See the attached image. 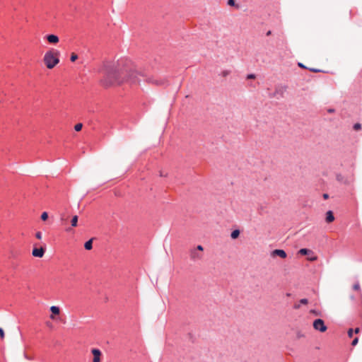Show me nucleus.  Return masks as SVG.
Masks as SVG:
<instances>
[{
  "mask_svg": "<svg viewBox=\"0 0 362 362\" xmlns=\"http://www.w3.org/2000/svg\"><path fill=\"white\" fill-rule=\"evenodd\" d=\"M358 342V338L356 337L351 342L352 346H356Z\"/></svg>",
  "mask_w": 362,
  "mask_h": 362,
  "instance_id": "obj_24",
  "label": "nucleus"
},
{
  "mask_svg": "<svg viewBox=\"0 0 362 362\" xmlns=\"http://www.w3.org/2000/svg\"><path fill=\"white\" fill-rule=\"evenodd\" d=\"M61 220H62V221H65V218L62 217V218H61Z\"/></svg>",
  "mask_w": 362,
  "mask_h": 362,
  "instance_id": "obj_37",
  "label": "nucleus"
},
{
  "mask_svg": "<svg viewBox=\"0 0 362 362\" xmlns=\"http://www.w3.org/2000/svg\"><path fill=\"white\" fill-rule=\"evenodd\" d=\"M300 304H296V305H294V308L298 309V308H300Z\"/></svg>",
  "mask_w": 362,
  "mask_h": 362,
  "instance_id": "obj_32",
  "label": "nucleus"
},
{
  "mask_svg": "<svg viewBox=\"0 0 362 362\" xmlns=\"http://www.w3.org/2000/svg\"><path fill=\"white\" fill-rule=\"evenodd\" d=\"M272 34V31L271 30H269L267 33V35L269 36Z\"/></svg>",
  "mask_w": 362,
  "mask_h": 362,
  "instance_id": "obj_36",
  "label": "nucleus"
},
{
  "mask_svg": "<svg viewBox=\"0 0 362 362\" xmlns=\"http://www.w3.org/2000/svg\"><path fill=\"white\" fill-rule=\"evenodd\" d=\"M35 237L40 240L42 238V233L41 232H37L36 234H35Z\"/></svg>",
  "mask_w": 362,
  "mask_h": 362,
  "instance_id": "obj_26",
  "label": "nucleus"
},
{
  "mask_svg": "<svg viewBox=\"0 0 362 362\" xmlns=\"http://www.w3.org/2000/svg\"><path fill=\"white\" fill-rule=\"evenodd\" d=\"M353 333H354V330L352 329H349L348 330V336L349 337H353Z\"/></svg>",
  "mask_w": 362,
  "mask_h": 362,
  "instance_id": "obj_25",
  "label": "nucleus"
},
{
  "mask_svg": "<svg viewBox=\"0 0 362 362\" xmlns=\"http://www.w3.org/2000/svg\"><path fill=\"white\" fill-rule=\"evenodd\" d=\"M298 66L302 68H305V66L301 63H298Z\"/></svg>",
  "mask_w": 362,
  "mask_h": 362,
  "instance_id": "obj_34",
  "label": "nucleus"
},
{
  "mask_svg": "<svg viewBox=\"0 0 362 362\" xmlns=\"http://www.w3.org/2000/svg\"><path fill=\"white\" fill-rule=\"evenodd\" d=\"M353 288L354 290L355 291H359L360 290V285L358 283H356L355 284L354 286H353Z\"/></svg>",
  "mask_w": 362,
  "mask_h": 362,
  "instance_id": "obj_21",
  "label": "nucleus"
},
{
  "mask_svg": "<svg viewBox=\"0 0 362 362\" xmlns=\"http://www.w3.org/2000/svg\"><path fill=\"white\" fill-rule=\"evenodd\" d=\"M45 254V249L43 247L34 248L32 255L36 257H42Z\"/></svg>",
  "mask_w": 362,
  "mask_h": 362,
  "instance_id": "obj_8",
  "label": "nucleus"
},
{
  "mask_svg": "<svg viewBox=\"0 0 362 362\" xmlns=\"http://www.w3.org/2000/svg\"><path fill=\"white\" fill-rule=\"evenodd\" d=\"M50 311L52 312L51 315L49 316L51 320H56V315H59L60 314V309L59 307L52 305L50 307Z\"/></svg>",
  "mask_w": 362,
  "mask_h": 362,
  "instance_id": "obj_5",
  "label": "nucleus"
},
{
  "mask_svg": "<svg viewBox=\"0 0 362 362\" xmlns=\"http://www.w3.org/2000/svg\"><path fill=\"white\" fill-rule=\"evenodd\" d=\"M77 59H78V55H77L76 54H75V53H72V54H71V59H71V62H75Z\"/></svg>",
  "mask_w": 362,
  "mask_h": 362,
  "instance_id": "obj_19",
  "label": "nucleus"
},
{
  "mask_svg": "<svg viewBox=\"0 0 362 362\" xmlns=\"http://www.w3.org/2000/svg\"><path fill=\"white\" fill-rule=\"evenodd\" d=\"M141 78L152 84L163 85V80L156 79L154 76H148L141 71L137 70L130 64H106L105 71L100 83L105 88L119 86L124 82L131 83H139Z\"/></svg>",
  "mask_w": 362,
  "mask_h": 362,
  "instance_id": "obj_1",
  "label": "nucleus"
},
{
  "mask_svg": "<svg viewBox=\"0 0 362 362\" xmlns=\"http://www.w3.org/2000/svg\"><path fill=\"white\" fill-rule=\"evenodd\" d=\"M46 39L50 44H57L59 42V39L58 36L55 35H48L46 36Z\"/></svg>",
  "mask_w": 362,
  "mask_h": 362,
  "instance_id": "obj_9",
  "label": "nucleus"
},
{
  "mask_svg": "<svg viewBox=\"0 0 362 362\" xmlns=\"http://www.w3.org/2000/svg\"><path fill=\"white\" fill-rule=\"evenodd\" d=\"M313 327L315 330L321 332H325L327 329L324 321L321 319H317L313 322Z\"/></svg>",
  "mask_w": 362,
  "mask_h": 362,
  "instance_id": "obj_4",
  "label": "nucleus"
},
{
  "mask_svg": "<svg viewBox=\"0 0 362 362\" xmlns=\"http://www.w3.org/2000/svg\"><path fill=\"white\" fill-rule=\"evenodd\" d=\"M71 226L73 227H76L78 225V216H74L71 221Z\"/></svg>",
  "mask_w": 362,
  "mask_h": 362,
  "instance_id": "obj_13",
  "label": "nucleus"
},
{
  "mask_svg": "<svg viewBox=\"0 0 362 362\" xmlns=\"http://www.w3.org/2000/svg\"><path fill=\"white\" fill-rule=\"evenodd\" d=\"M300 304L306 305L308 303V300L306 298H303L300 300Z\"/></svg>",
  "mask_w": 362,
  "mask_h": 362,
  "instance_id": "obj_23",
  "label": "nucleus"
},
{
  "mask_svg": "<svg viewBox=\"0 0 362 362\" xmlns=\"http://www.w3.org/2000/svg\"><path fill=\"white\" fill-rule=\"evenodd\" d=\"M197 250H199V251H203L204 248L202 245H198L197 247Z\"/></svg>",
  "mask_w": 362,
  "mask_h": 362,
  "instance_id": "obj_31",
  "label": "nucleus"
},
{
  "mask_svg": "<svg viewBox=\"0 0 362 362\" xmlns=\"http://www.w3.org/2000/svg\"><path fill=\"white\" fill-rule=\"evenodd\" d=\"M5 337L4 331L2 328H0V337L1 339H4Z\"/></svg>",
  "mask_w": 362,
  "mask_h": 362,
  "instance_id": "obj_22",
  "label": "nucleus"
},
{
  "mask_svg": "<svg viewBox=\"0 0 362 362\" xmlns=\"http://www.w3.org/2000/svg\"><path fill=\"white\" fill-rule=\"evenodd\" d=\"M91 352L93 355V362H100L101 351L98 349H93Z\"/></svg>",
  "mask_w": 362,
  "mask_h": 362,
  "instance_id": "obj_6",
  "label": "nucleus"
},
{
  "mask_svg": "<svg viewBox=\"0 0 362 362\" xmlns=\"http://www.w3.org/2000/svg\"><path fill=\"white\" fill-rule=\"evenodd\" d=\"M298 253L302 255L309 256L308 257V260L310 262H314L317 259V257L316 255H314L313 252L309 249L302 248L298 251Z\"/></svg>",
  "mask_w": 362,
  "mask_h": 362,
  "instance_id": "obj_3",
  "label": "nucleus"
},
{
  "mask_svg": "<svg viewBox=\"0 0 362 362\" xmlns=\"http://www.w3.org/2000/svg\"><path fill=\"white\" fill-rule=\"evenodd\" d=\"M305 337V334L301 331L296 332V338L300 339Z\"/></svg>",
  "mask_w": 362,
  "mask_h": 362,
  "instance_id": "obj_17",
  "label": "nucleus"
},
{
  "mask_svg": "<svg viewBox=\"0 0 362 362\" xmlns=\"http://www.w3.org/2000/svg\"><path fill=\"white\" fill-rule=\"evenodd\" d=\"M272 256H279L282 259H285L287 257L286 252L283 250L276 249L272 251Z\"/></svg>",
  "mask_w": 362,
  "mask_h": 362,
  "instance_id": "obj_7",
  "label": "nucleus"
},
{
  "mask_svg": "<svg viewBox=\"0 0 362 362\" xmlns=\"http://www.w3.org/2000/svg\"><path fill=\"white\" fill-rule=\"evenodd\" d=\"M247 78H249V79H254V78H255V76L254 74H249L247 76Z\"/></svg>",
  "mask_w": 362,
  "mask_h": 362,
  "instance_id": "obj_29",
  "label": "nucleus"
},
{
  "mask_svg": "<svg viewBox=\"0 0 362 362\" xmlns=\"http://www.w3.org/2000/svg\"><path fill=\"white\" fill-rule=\"evenodd\" d=\"M240 235V230H234L231 234H230V237L232 239H236L238 238Z\"/></svg>",
  "mask_w": 362,
  "mask_h": 362,
  "instance_id": "obj_14",
  "label": "nucleus"
},
{
  "mask_svg": "<svg viewBox=\"0 0 362 362\" xmlns=\"http://www.w3.org/2000/svg\"><path fill=\"white\" fill-rule=\"evenodd\" d=\"M59 52L54 50L47 51L45 54L43 61L47 69H53L59 62Z\"/></svg>",
  "mask_w": 362,
  "mask_h": 362,
  "instance_id": "obj_2",
  "label": "nucleus"
},
{
  "mask_svg": "<svg viewBox=\"0 0 362 362\" xmlns=\"http://www.w3.org/2000/svg\"><path fill=\"white\" fill-rule=\"evenodd\" d=\"M230 71L228 70H223L220 73V76L223 78L227 77L230 74Z\"/></svg>",
  "mask_w": 362,
  "mask_h": 362,
  "instance_id": "obj_15",
  "label": "nucleus"
},
{
  "mask_svg": "<svg viewBox=\"0 0 362 362\" xmlns=\"http://www.w3.org/2000/svg\"><path fill=\"white\" fill-rule=\"evenodd\" d=\"M48 218V214L47 212H43L41 214V219L42 221H46Z\"/></svg>",
  "mask_w": 362,
  "mask_h": 362,
  "instance_id": "obj_18",
  "label": "nucleus"
},
{
  "mask_svg": "<svg viewBox=\"0 0 362 362\" xmlns=\"http://www.w3.org/2000/svg\"><path fill=\"white\" fill-rule=\"evenodd\" d=\"M359 332H360V329L359 328H356L355 330H354V332L356 334H358Z\"/></svg>",
  "mask_w": 362,
  "mask_h": 362,
  "instance_id": "obj_33",
  "label": "nucleus"
},
{
  "mask_svg": "<svg viewBox=\"0 0 362 362\" xmlns=\"http://www.w3.org/2000/svg\"><path fill=\"white\" fill-rule=\"evenodd\" d=\"M334 221V216L332 211H328L326 213V222L329 223Z\"/></svg>",
  "mask_w": 362,
  "mask_h": 362,
  "instance_id": "obj_10",
  "label": "nucleus"
},
{
  "mask_svg": "<svg viewBox=\"0 0 362 362\" xmlns=\"http://www.w3.org/2000/svg\"><path fill=\"white\" fill-rule=\"evenodd\" d=\"M191 259L195 260V259H199L202 258V255L197 252L195 250H193L191 251L190 254Z\"/></svg>",
  "mask_w": 362,
  "mask_h": 362,
  "instance_id": "obj_11",
  "label": "nucleus"
},
{
  "mask_svg": "<svg viewBox=\"0 0 362 362\" xmlns=\"http://www.w3.org/2000/svg\"><path fill=\"white\" fill-rule=\"evenodd\" d=\"M228 4L230 6H234L235 5V0H228Z\"/></svg>",
  "mask_w": 362,
  "mask_h": 362,
  "instance_id": "obj_27",
  "label": "nucleus"
},
{
  "mask_svg": "<svg viewBox=\"0 0 362 362\" xmlns=\"http://www.w3.org/2000/svg\"><path fill=\"white\" fill-rule=\"evenodd\" d=\"M354 130L356 131H358L361 129V124L360 123H356L354 125Z\"/></svg>",
  "mask_w": 362,
  "mask_h": 362,
  "instance_id": "obj_20",
  "label": "nucleus"
},
{
  "mask_svg": "<svg viewBox=\"0 0 362 362\" xmlns=\"http://www.w3.org/2000/svg\"><path fill=\"white\" fill-rule=\"evenodd\" d=\"M82 127H83V124L81 123H78L75 125L74 127V129L76 131V132H79L82 129Z\"/></svg>",
  "mask_w": 362,
  "mask_h": 362,
  "instance_id": "obj_16",
  "label": "nucleus"
},
{
  "mask_svg": "<svg viewBox=\"0 0 362 362\" xmlns=\"http://www.w3.org/2000/svg\"><path fill=\"white\" fill-rule=\"evenodd\" d=\"M92 247H93V239H90L88 241L85 243L84 247L86 250H90L92 249Z\"/></svg>",
  "mask_w": 362,
  "mask_h": 362,
  "instance_id": "obj_12",
  "label": "nucleus"
},
{
  "mask_svg": "<svg viewBox=\"0 0 362 362\" xmlns=\"http://www.w3.org/2000/svg\"><path fill=\"white\" fill-rule=\"evenodd\" d=\"M323 197H324V199H327L328 198V194H323Z\"/></svg>",
  "mask_w": 362,
  "mask_h": 362,
  "instance_id": "obj_35",
  "label": "nucleus"
},
{
  "mask_svg": "<svg viewBox=\"0 0 362 362\" xmlns=\"http://www.w3.org/2000/svg\"><path fill=\"white\" fill-rule=\"evenodd\" d=\"M337 180H338V181H341V180H342V179H343V177H342V175H338L337 176Z\"/></svg>",
  "mask_w": 362,
  "mask_h": 362,
  "instance_id": "obj_30",
  "label": "nucleus"
},
{
  "mask_svg": "<svg viewBox=\"0 0 362 362\" xmlns=\"http://www.w3.org/2000/svg\"><path fill=\"white\" fill-rule=\"evenodd\" d=\"M310 70L314 73H317L320 71V70L317 69H310Z\"/></svg>",
  "mask_w": 362,
  "mask_h": 362,
  "instance_id": "obj_28",
  "label": "nucleus"
}]
</instances>
